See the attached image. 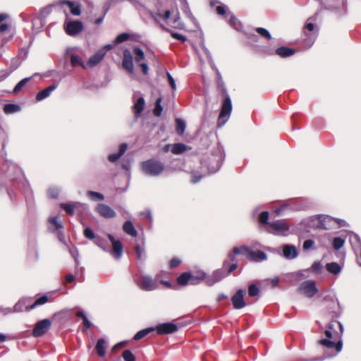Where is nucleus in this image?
I'll return each instance as SVG.
<instances>
[{
  "instance_id": "obj_30",
  "label": "nucleus",
  "mask_w": 361,
  "mask_h": 361,
  "mask_svg": "<svg viewBox=\"0 0 361 361\" xmlns=\"http://www.w3.org/2000/svg\"><path fill=\"white\" fill-rule=\"evenodd\" d=\"M123 230L126 233L133 237H136L137 235V232L133 224L130 221H126L124 223L123 226Z\"/></svg>"
},
{
  "instance_id": "obj_50",
  "label": "nucleus",
  "mask_w": 361,
  "mask_h": 361,
  "mask_svg": "<svg viewBox=\"0 0 361 361\" xmlns=\"http://www.w3.org/2000/svg\"><path fill=\"white\" fill-rule=\"evenodd\" d=\"M256 32L264 38L270 40L271 39V36L269 31L263 27H257L256 28Z\"/></svg>"
},
{
  "instance_id": "obj_51",
  "label": "nucleus",
  "mask_w": 361,
  "mask_h": 361,
  "mask_svg": "<svg viewBox=\"0 0 361 361\" xmlns=\"http://www.w3.org/2000/svg\"><path fill=\"white\" fill-rule=\"evenodd\" d=\"M316 18H317L316 16L310 17L307 19V21L305 25L304 26V29H306L310 32L313 31L314 29V23H312V22H310V20L314 21V20H316Z\"/></svg>"
},
{
  "instance_id": "obj_22",
  "label": "nucleus",
  "mask_w": 361,
  "mask_h": 361,
  "mask_svg": "<svg viewBox=\"0 0 361 361\" xmlns=\"http://www.w3.org/2000/svg\"><path fill=\"white\" fill-rule=\"evenodd\" d=\"M228 259V254L227 255L226 258L224 260L222 267L223 269H226L227 271V274H231L233 272L235 269H238V260L236 257L235 256V261H230L228 262L226 264V262H227Z\"/></svg>"
},
{
  "instance_id": "obj_33",
  "label": "nucleus",
  "mask_w": 361,
  "mask_h": 361,
  "mask_svg": "<svg viewBox=\"0 0 361 361\" xmlns=\"http://www.w3.org/2000/svg\"><path fill=\"white\" fill-rule=\"evenodd\" d=\"M145 99L143 97L137 99V102L133 105V109L136 116H139L144 109L145 107Z\"/></svg>"
},
{
  "instance_id": "obj_46",
  "label": "nucleus",
  "mask_w": 361,
  "mask_h": 361,
  "mask_svg": "<svg viewBox=\"0 0 361 361\" xmlns=\"http://www.w3.org/2000/svg\"><path fill=\"white\" fill-rule=\"evenodd\" d=\"M87 195L93 200L102 201L104 199V196L102 193L90 190L87 192Z\"/></svg>"
},
{
  "instance_id": "obj_38",
  "label": "nucleus",
  "mask_w": 361,
  "mask_h": 361,
  "mask_svg": "<svg viewBox=\"0 0 361 361\" xmlns=\"http://www.w3.org/2000/svg\"><path fill=\"white\" fill-rule=\"evenodd\" d=\"M187 149V146L183 143H176L173 145L171 148V152L174 154H180L185 152Z\"/></svg>"
},
{
  "instance_id": "obj_14",
  "label": "nucleus",
  "mask_w": 361,
  "mask_h": 361,
  "mask_svg": "<svg viewBox=\"0 0 361 361\" xmlns=\"http://www.w3.org/2000/svg\"><path fill=\"white\" fill-rule=\"evenodd\" d=\"M221 157L219 154H212L208 159V169L210 173H215L221 166Z\"/></svg>"
},
{
  "instance_id": "obj_62",
  "label": "nucleus",
  "mask_w": 361,
  "mask_h": 361,
  "mask_svg": "<svg viewBox=\"0 0 361 361\" xmlns=\"http://www.w3.org/2000/svg\"><path fill=\"white\" fill-rule=\"evenodd\" d=\"M179 16H178L176 18H175L173 20V22L170 24L171 27L174 28H180V23L179 22Z\"/></svg>"
},
{
  "instance_id": "obj_48",
  "label": "nucleus",
  "mask_w": 361,
  "mask_h": 361,
  "mask_svg": "<svg viewBox=\"0 0 361 361\" xmlns=\"http://www.w3.org/2000/svg\"><path fill=\"white\" fill-rule=\"evenodd\" d=\"M122 357L125 361H136L135 356L130 350H125L122 353Z\"/></svg>"
},
{
  "instance_id": "obj_2",
  "label": "nucleus",
  "mask_w": 361,
  "mask_h": 361,
  "mask_svg": "<svg viewBox=\"0 0 361 361\" xmlns=\"http://www.w3.org/2000/svg\"><path fill=\"white\" fill-rule=\"evenodd\" d=\"M217 88L224 97L221 111L217 120V126L221 127L228 120L231 111H232V103L230 96L228 94L227 90L224 82L223 81L221 75L218 73L217 80Z\"/></svg>"
},
{
  "instance_id": "obj_47",
  "label": "nucleus",
  "mask_w": 361,
  "mask_h": 361,
  "mask_svg": "<svg viewBox=\"0 0 361 361\" xmlns=\"http://www.w3.org/2000/svg\"><path fill=\"white\" fill-rule=\"evenodd\" d=\"M30 78H25L21 80L14 87L13 90V94L18 93L21 89L25 85V84L30 80Z\"/></svg>"
},
{
  "instance_id": "obj_32",
  "label": "nucleus",
  "mask_w": 361,
  "mask_h": 361,
  "mask_svg": "<svg viewBox=\"0 0 361 361\" xmlns=\"http://www.w3.org/2000/svg\"><path fill=\"white\" fill-rule=\"evenodd\" d=\"M190 279V272H184L177 278L176 281L179 286H185L189 284Z\"/></svg>"
},
{
  "instance_id": "obj_43",
  "label": "nucleus",
  "mask_w": 361,
  "mask_h": 361,
  "mask_svg": "<svg viewBox=\"0 0 361 361\" xmlns=\"http://www.w3.org/2000/svg\"><path fill=\"white\" fill-rule=\"evenodd\" d=\"M133 53L135 54V59L137 62H140L145 59L144 51L138 47L133 49Z\"/></svg>"
},
{
  "instance_id": "obj_57",
  "label": "nucleus",
  "mask_w": 361,
  "mask_h": 361,
  "mask_svg": "<svg viewBox=\"0 0 361 361\" xmlns=\"http://www.w3.org/2000/svg\"><path fill=\"white\" fill-rule=\"evenodd\" d=\"M322 268V266L319 262H314L311 267L312 270L316 273H319Z\"/></svg>"
},
{
  "instance_id": "obj_24",
  "label": "nucleus",
  "mask_w": 361,
  "mask_h": 361,
  "mask_svg": "<svg viewBox=\"0 0 361 361\" xmlns=\"http://www.w3.org/2000/svg\"><path fill=\"white\" fill-rule=\"evenodd\" d=\"M80 206H82V204L80 202L61 203L60 204V207L69 215L74 214L75 209H78Z\"/></svg>"
},
{
  "instance_id": "obj_42",
  "label": "nucleus",
  "mask_w": 361,
  "mask_h": 361,
  "mask_svg": "<svg viewBox=\"0 0 361 361\" xmlns=\"http://www.w3.org/2000/svg\"><path fill=\"white\" fill-rule=\"evenodd\" d=\"M161 102H162L161 97H159L157 99L156 102H155V107H154L153 113H154V116H156L157 117L161 116L162 111H163V107L161 106Z\"/></svg>"
},
{
  "instance_id": "obj_8",
  "label": "nucleus",
  "mask_w": 361,
  "mask_h": 361,
  "mask_svg": "<svg viewBox=\"0 0 361 361\" xmlns=\"http://www.w3.org/2000/svg\"><path fill=\"white\" fill-rule=\"evenodd\" d=\"M64 29L69 36H75L83 30V24L79 20H72L64 24Z\"/></svg>"
},
{
  "instance_id": "obj_60",
  "label": "nucleus",
  "mask_w": 361,
  "mask_h": 361,
  "mask_svg": "<svg viewBox=\"0 0 361 361\" xmlns=\"http://www.w3.org/2000/svg\"><path fill=\"white\" fill-rule=\"evenodd\" d=\"M166 75H167V78H168L169 82L170 84V86L171 87V88L173 90H175L176 89V83H175V80H174L173 78L169 72H167Z\"/></svg>"
},
{
  "instance_id": "obj_20",
  "label": "nucleus",
  "mask_w": 361,
  "mask_h": 361,
  "mask_svg": "<svg viewBox=\"0 0 361 361\" xmlns=\"http://www.w3.org/2000/svg\"><path fill=\"white\" fill-rule=\"evenodd\" d=\"M105 50H99L93 56L90 57L86 66L88 67H93L98 64L104 57Z\"/></svg>"
},
{
  "instance_id": "obj_41",
  "label": "nucleus",
  "mask_w": 361,
  "mask_h": 361,
  "mask_svg": "<svg viewBox=\"0 0 361 361\" xmlns=\"http://www.w3.org/2000/svg\"><path fill=\"white\" fill-rule=\"evenodd\" d=\"M185 130V123L183 120L181 118H176V133L182 135Z\"/></svg>"
},
{
  "instance_id": "obj_64",
  "label": "nucleus",
  "mask_w": 361,
  "mask_h": 361,
  "mask_svg": "<svg viewBox=\"0 0 361 361\" xmlns=\"http://www.w3.org/2000/svg\"><path fill=\"white\" fill-rule=\"evenodd\" d=\"M69 252L71 256L75 259V262H77V257L78 256V252L76 247L70 248Z\"/></svg>"
},
{
  "instance_id": "obj_54",
  "label": "nucleus",
  "mask_w": 361,
  "mask_h": 361,
  "mask_svg": "<svg viewBox=\"0 0 361 361\" xmlns=\"http://www.w3.org/2000/svg\"><path fill=\"white\" fill-rule=\"evenodd\" d=\"M94 243L99 246V247L104 249V246L106 244V242L104 239L99 236H96L94 239Z\"/></svg>"
},
{
  "instance_id": "obj_44",
  "label": "nucleus",
  "mask_w": 361,
  "mask_h": 361,
  "mask_svg": "<svg viewBox=\"0 0 361 361\" xmlns=\"http://www.w3.org/2000/svg\"><path fill=\"white\" fill-rule=\"evenodd\" d=\"M130 37V35L128 33H126V32L121 33V34L118 35L115 38L114 42L115 44H118L122 43V42H126L128 39H129Z\"/></svg>"
},
{
  "instance_id": "obj_34",
  "label": "nucleus",
  "mask_w": 361,
  "mask_h": 361,
  "mask_svg": "<svg viewBox=\"0 0 361 361\" xmlns=\"http://www.w3.org/2000/svg\"><path fill=\"white\" fill-rule=\"evenodd\" d=\"M75 316L77 317H80V318L82 319L83 331H86L91 327V326H92L91 322L88 320L87 317H86V315L84 314V312L82 311L76 312Z\"/></svg>"
},
{
  "instance_id": "obj_5",
  "label": "nucleus",
  "mask_w": 361,
  "mask_h": 361,
  "mask_svg": "<svg viewBox=\"0 0 361 361\" xmlns=\"http://www.w3.org/2000/svg\"><path fill=\"white\" fill-rule=\"evenodd\" d=\"M48 297L47 295H42L37 298L33 304L30 305H26V300H20L14 305V311L20 312L23 311L29 312L31 310L35 308L37 306L42 305L48 302Z\"/></svg>"
},
{
  "instance_id": "obj_63",
  "label": "nucleus",
  "mask_w": 361,
  "mask_h": 361,
  "mask_svg": "<svg viewBox=\"0 0 361 361\" xmlns=\"http://www.w3.org/2000/svg\"><path fill=\"white\" fill-rule=\"evenodd\" d=\"M140 67L141 68L142 72L144 75L148 74L149 68L146 63H140Z\"/></svg>"
},
{
  "instance_id": "obj_45",
  "label": "nucleus",
  "mask_w": 361,
  "mask_h": 361,
  "mask_svg": "<svg viewBox=\"0 0 361 361\" xmlns=\"http://www.w3.org/2000/svg\"><path fill=\"white\" fill-rule=\"evenodd\" d=\"M345 240L340 237H336L334 238L332 242V246L334 250H340L344 245Z\"/></svg>"
},
{
  "instance_id": "obj_35",
  "label": "nucleus",
  "mask_w": 361,
  "mask_h": 361,
  "mask_svg": "<svg viewBox=\"0 0 361 361\" xmlns=\"http://www.w3.org/2000/svg\"><path fill=\"white\" fill-rule=\"evenodd\" d=\"M71 63L73 67L81 66L86 68L87 66L83 63L80 56L77 54H71Z\"/></svg>"
},
{
  "instance_id": "obj_31",
  "label": "nucleus",
  "mask_w": 361,
  "mask_h": 361,
  "mask_svg": "<svg viewBox=\"0 0 361 361\" xmlns=\"http://www.w3.org/2000/svg\"><path fill=\"white\" fill-rule=\"evenodd\" d=\"M106 341L104 338H99L96 344L95 350L99 357H104L106 353Z\"/></svg>"
},
{
  "instance_id": "obj_26",
  "label": "nucleus",
  "mask_w": 361,
  "mask_h": 361,
  "mask_svg": "<svg viewBox=\"0 0 361 361\" xmlns=\"http://www.w3.org/2000/svg\"><path fill=\"white\" fill-rule=\"evenodd\" d=\"M56 88V85L53 84L51 85L48 86L45 89L38 92L36 95V99L37 101H41L47 97H49L52 91H54Z\"/></svg>"
},
{
  "instance_id": "obj_53",
  "label": "nucleus",
  "mask_w": 361,
  "mask_h": 361,
  "mask_svg": "<svg viewBox=\"0 0 361 361\" xmlns=\"http://www.w3.org/2000/svg\"><path fill=\"white\" fill-rule=\"evenodd\" d=\"M181 261L179 258L173 257L169 261V266L171 269H173L178 267Z\"/></svg>"
},
{
  "instance_id": "obj_17",
  "label": "nucleus",
  "mask_w": 361,
  "mask_h": 361,
  "mask_svg": "<svg viewBox=\"0 0 361 361\" xmlns=\"http://www.w3.org/2000/svg\"><path fill=\"white\" fill-rule=\"evenodd\" d=\"M244 293L245 291L242 289H239L232 296L231 302L235 309H241L245 307L246 304L244 301Z\"/></svg>"
},
{
  "instance_id": "obj_7",
  "label": "nucleus",
  "mask_w": 361,
  "mask_h": 361,
  "mask_svg": "<svg viewBox=\"0 0 361 361\" xmlns=\"http://www.w3.org/2000/svg\"><path fill=\"white\" fill-rule=\"evenodd\" d=\"M51 326V321L50 319H42L35 324L32 335L36 338L42 336L50 329Z\"/></svg>"
},
{
  "instance_id": "obj_29",
  "label": "nucleus",
  "mask_w": 361,
  "mask_h": 361,
  "mask_svg": "<svg viewBox=\"0 0 361 361\" xmlns=\"http://www.w3.org/2000/svg\"><path fill=\"white\" fill-rule=\"evenodd\" d=\"M283 255L288 259H293L298 256V251L294 245H286L283 247Z\"/></svg>"
},
{
  "instance_id": "obj_11",
  "label": "nucleus",
  "mask_w": 361,
  "mask_h": 361,
  "mask_svg": "<svg viewBox=\"0 0 361 361\" xmlns=\"http://www.w3.org/2000/svg\"><path fill=\"white\" fill-rule=\"evenodd\" d=\"M154 329L159 335H165L176 332L178 326L172 322H166L157 325Z\"/></svg>"
},
{
  "instance_id": "obj_58",
  "label": "nucleus",
  "mask_w": 361,
  "mask_h": 361,
  "mask_svg": "<svg viewBox=\"0 0 361 361\" xmlns=\"http://www.w3.org/2000/svg\"><path fill=\"white\" fill-rule=\"evenodd\" d=\"M135 253H136L137 259L138 260H141L142 257V253L144 252V250L142 249V247L139 245H137L135 246Z\"/></svg>"
},
{
  "instance_id": "obj_10",
  "label": "nucleus",
  "mask_w": 361,
  "mask_h": 361,
  "mask_svg": "<svg viewBox=\"0 0 361 361\" xmlns=\"http://www.w3.org/2000/svg\"><path fill=\"white\" fill-rule=\"evenodd\" d=\"M299 290L308 298H312L318 292L315 282L312 280L302 283L299 287Z\"/></svg>"
},
{
  "instance_id": "obj_16",
  "label": "nucleus",
  "mask_w": 361,
  "mask_h": 361,
  "mask_svg": "<svg viewBox=\"0 0 361 361\" xmlns=\"http://www.w3.org/2000/svg\"><path fill=\"white\" fill-rule=\"evenodd\" d=\"M95 210L101 216L106 219H111L116 215L115 211L105 204H99Z\"/></svg>"
},
{
  "instance_id": "obj_61",
  "label": "nucleus",
  "mask_w": 361,
  "mask_h": 361,
  "mask_svg": "<svg viewBox=\"0 0 361 361\" xmlns=\"http://www.w3.org/2000/svg\"><path fill=\"white\" fill-rule=\"evenodd\" d=\"M202 178V176L200 174L193 173L191 177V182L192 183H198Z\"/></svg>"
},
{
  "instance_id": "obj_15",
  "label": "nucleus",
  "mask_w": 361,
  "mask_h": 361,
  "mask_svg": "<svg viewBox=\"0 0 361 361\" xmlns=\"http://www.w3.org/2000/svg\"><path fill=\"white\" fill-rule=\"evenodd\" d=\"M108 238L112 243L111 255L116 259L121 258L123 255V245L120 240H116L111 234H108Z\"/></svg>"
},
{
  "instance_id": "obj_6",
  "label": "nucleus",
  "mask_w": 361,
  "mask_h": 361,
  "mask_svg": "<svg viewBox=\"0 0 361 361\" xmlns=\"http://www.w3.org/2000/svg\"><path fill=\"white\" fill-rule=\"evenodd\" d=\"M137 286L142 290L150 291L157 288V283L149 276H141L136 281Z\"/></svg>"
},
{
  "instance_id": "obj_55",
  "label": "nucleus",
  "mask_w": 361,
  "mask_h": 361,
  "mask_svg": "<svg viewBox=\"0 0 361 361\" xmlns=\"http://www.w3.org/2000/svg\"><path fill=\"white\" fill-rule=\"evenodd\" d=\"M84 235L86 238L90 240H93L96 235L94 233V231L89 227L86 228L84 230Z\"/></svg>"
},
{
  "instance_id": "obj_40",
  "label": "nucleus",
  "mask_w": 361,
  "mask_h": 361,
  "mask_svg": "<svg viewBox=\"0 0 361 361\" xmlns=\"http://www.w3.org/2000/svg\"><path fill=\"white\" fill-rule=\"evenodd\" d=\"M160 27L165 31L169 32L171 35V37L174 39H178L183 42H185L187 40V38L185 36L181 35V34H179V33H177V32H174L171 30H170L169 28L166 27L164 25H163L162 24H160Z\"/></svg>"
},
{
  "instance_id": "obj_49",
  "label": "nucleus",
  "mask_w": 361,
  "mask_h": 361,
  "mask_svg": "<svg viewBox=\"0 0 361 361\" xmlns=\"http://www.w3.org/2000/svg\"><path fill=\"white\" fill-rule=\"evenodd\" d=\"M269 212H267V211H264V212H262L259 216V223L262 224H266L268 226V227L269 226V224L268 222V220H269Z\"/></svg>"
},
{
  "instance_id": "obj_39",
  "label": "nucleus",
  "mask_w": 361,
  "mask_h": 361,
  "mask_svg": "<svg viewBox=\"0 0 361 361\" xmlns=\"http://www.w3.org/2000/svg\"><path fill=\"white\" fill-rule=\"evenodd\" d=\"M155 331V329L153 327L147 328L142 330L139 331L135 336L134 340L138 341L148 335L149 333Z\"/></svg>"
},
{
  "instance_id": "obj_18",
  "label": "nucleus",
  "mask_w": 361,
  "mask_h": 361,
  "mask_svg": "<svg viewBox=\"0 0 361 361\" xmlns=\"http://www.w3.org/2000/svg\"><path fill=\"white\" fill-rule=\"evenodd\" d=\"M57 5H67L72 15L78 16L81 14V6L78 3H75L70 0H60L56 3Z\"/></svg>"
},
{
  "instance_id": "obj_4",
  "label": "nucleus",
  "mask_w": 361,
  "mask_h": 361,
  "mask_svg": "<svg viewBox=\"0 0 361 361\" xmlns=\"http://www.w3.org/2000/svg\"><path fill=\"white\" fill-rule=\"evenodd\" d=\"M315 226L317 228L328 230L331 229L335 224L343 226L344 221L332 218L327 215H319L316 219Z\"/></svg>"
},
{
  "instance_id": "obj_9",
  "label": "nucleus",
  "mask_w": 361,
  "mask_h": 361,
  "mask_svg": "<svg viewBox=\"0 0 361 361\" xmlns=\"http://www.w3.org/2000/svg\"><path fill=\"white\" fill-rule=\"evenodd\" d=\"M289 226L281 220H277L269 224L267 232L273 234L283 233L288 231Z\"/></svg>"
},
{
  "instance_id": "obj_21",
  "label": "nucleus",
  "mask_w": 361,
  "mask_h": 361,
  "mask_svg": "<svg viewBox=\"0 0 361 361\" xmlns=\"http://www.w3.org/2000/svg\"><path fill=\"white\" fill-rule=\"evenodd\" d=\"M171 11L169 10H159L158 9L153 15L152 17L155 21L159 23L160 20H164V22L168 23L171 16Z\"/></svg>"
},
{
  "instance_id": "obj_25",
  "label": "nucleus",
  "mask_w": 361,
  "mask_h": 361,
  "mask_svg": "<svg viewBox=\"0 0 361 361\" xmlns=\"http://www.w3.org/2000/svg\"><path fill=\"white\" fill-rule=\"evenodd\" d=\"M205 273L202 271H196L195 273H190V279L189 284L197 285L205 279Z\"/></svg>"
},
{
  "instance_id": "obj_52",
  "label": "nucleus",
  "mask_w": 361,
  "mask_h": 361,
  "mask_svg": "<svg viewBox=\"0 0 361 361\" xmlns=\"http://www.w3.org/2000/svg\"><path fill=\"white\" fill-rule=\"evenodd\" d=\"M259 288L255 284H251L248 288V294L250 297L257 296L259 294Z\"/></svg>"
},
{
  "instance_id": "obj_1",
  "label": "nucleus",
  "mask_w": 361,
  "mask_h": 361,
  "mask_svg": "<svg viewBox=\"0 0 361 361\" xmlns=\"http://www.w3.org/2000/svg\"><path fill=\"white\" fill-rule=\"evenodd\" d=\"M343 333V326L337 321H332L329 323L324 334L327 338L320 339L318 343L326 348H335L336 353L341 350L343 343L341 336Z\"/></svg>"
},
{
  "instance_id": "obj_27",
  "label": "nucleus",
  "mask_w": 361,
  "mask_h": 361,
  "mask_svg": "<svg viewBox=\"0 0 361 361\" xmlns=\"http://www.w3.org/2000/svg\"><path fill=\"white\" fill-rule=\"evenodd\" d=\"M275 53L282 58H286L293 55L295 50L288 47H281L276 49Z\"/></svg>"
},
{
  "instance_id": "obj_12",
  "label": "nucleus",
  "mask_w": 361,
  "mask_h": 361,
  "mask_svg": "<svg viewBox=\"0 0 361 361\" xmlns=\"http://www.w3.org/2000/svg\"><path fill=\"white\" fill-rule=\"evenodd\" d=\"M250 248L246 245H241L239 247H234L230 252H228V259L227 262H226V264L228 263V262L230 261H235V256L238 255H243L246 257V258L248 259L250 252Z\"/></svg>"
},
{
  "instance_id": "obj_59",
  "label": "nucleus",
  "mask_w": 361,
  "mask_h": 361,
  "mask_svg": "<svg viewBox=\"0 0 361 361\" xmlns=\"http://www.w3.org/2000/svg\"><path fill=\"white\" fill-rule=\"evenodd\" d=\"M314 244V240H311V239H309V240H306L304 243H303V249L305 250H310V248L312 247L313 245Z\"/></svg>"
},
{
  "instance_id": "obj_28",
  "label": "nucleus",
  "mask_w": 361,
  "mask_h": 361,
  "mask_svg": "<svg viewBox=\"0 0 361 361\" xmlns=\"http://www.w3.org/2000/svg\"><path fill=\"white\" fill-rule=\"evenodd\" d=\"M128 149V145L126 143H123L119 146V151L118 153L111 154L108 157V159L111 162H115L117 161L121 156L124 154Z\"/></svg>"
},
{
  "instance_id": "obj_37",
  "label": "nucleus",
  "mask_w": 361,
  "mask_h": 361,
  "mask_svg": "<svg viewBox=\"0 0 361 361\" xmlns=\"http://www.w3.org/2000/svg\"><path fill=\"white\" fill-rule=\"evenodd\" d=\"M20 110V106L15 104H7L4 106V111L6 114H11Z\"/></svg>"
},
{
  "instance_id": "obj_36",
  "label": "nucleus",
  "mask_w": 361,
  "mask_h": 361,
  "mask_svg": "<svg viewBox=\"0 0 361 361\" xmlns=\"http://www.w3.org/2000/svg\"><path fill=\"white\" fill-rule=\"evenodd\" d=\"M326 269L329 273L333 274H338L341 270L340 265L336 262L326 264Z\"/></svg>"
},
{
  "instance_id": "obj_23",
  "label": "nucleus",
  "mask_w": 361,
  "mask_h": 361,
  "mask_svg": "<svg viewBox=\"0 0 361 361\" xmlns=\"http://www.w3.org/2000/svg\"><path fill=\"white\" fill-rule=\"evenodd\" d=\"M267 259V255L261 250L253 251L250 250L248 260L252 262H261Z\"/></svg>"
},
{
  "instance_id": "obj_56",
  "label": "nucleus",
  "mask_w": 361,
  "mask_h": 361,
  "mask_svg": "<svg viewBox=\"0 0 361 361\" xmlns=\"http://www.w3.org/2000/svg\"><path fill=\"white\" fill-rule=\"evenodd\" d=\"M49 222L53 224L56 229L61 228L63 227L58 217H52L49 219Z\"/></svg>"
},
{
  "instance_id": "obj_19",
  "label": "nucleus",
  "mask_w": 361,
  "mask_h": 361,
  "mask_svg": "<svg viewBox=\"0 0 361 361\" xmlns=\"http://www.w3.org/2000/svg\"><path fill=\"white\" fill-rule=\"evenodd\" d=\"M230 274H227V271L226 269H223V267L219 269H216L212 274V278L211 279L207 280V284L209 286H212L216 282L221 281L226 276H228Z\"/></svg>"
},
{
  "instance_id": "obj_13",
  "label": "nucleus",
  "mask_w": 361,
  "mask_h": 361,
  "mask_svg": "<svg viewBox=\"0 0 361 361\" xmlns=\"http://www.w3.org/2000/svg\"><path fill=\"white\" fill-rule=\"evenodd\" d=\"M122 66L128 73L131 74L134 73L133 58L131 52L128 49H126L123 51Z\"/></svg>"
},
{
  "instance_id": "obj_3",
  "label": "nucleus",
  "mask_w": 361,
  "mask_h": 361,
  "mask_svg": "<svg viewBox=\"0 0 361 361\" xmlns=\"http://www.w3.org/2000/svg\"><path fill=\"white\" fill-rule=\"evenodd\" d=\"M142 169L147 175L157 176L164 171V165L161 161L152 159L142 162Z\"/></svg>"
}]
</instances>
